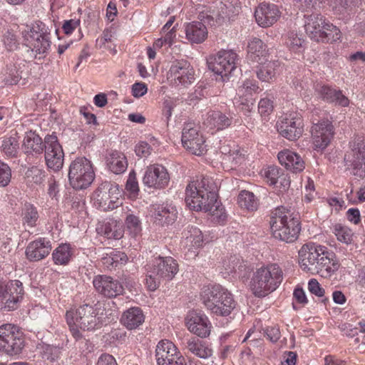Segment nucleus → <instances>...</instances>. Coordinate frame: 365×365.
<instances>
[{
	"instance_id": "obj_1",
	"label": "nucleus",
	"mask_w": 365,
	"mask_h": 365,
	"mask_svg": "<svg viewBox=\"0 0 365 365\" xmlns=\"http://www.w3.org/2000/svg\"><path fill=\"white\" fill-rule=\"evenodd\" d=\"M185 200L190 210L209 212L218 222L226 218L224 207L217 200V186L209 177L191 181L186 187Z\"/></svg>"
},
{
	"instance_id": "obj_60",
	"label": "nucleus",
	"mask_w": 365,
	"mask_h": 365,
	"mask_svg": "<svg viewBox=\"0 0 365 365\" xmlns=\"http://www.w3.org/2000/svg\"><path fill=\"white\" fill-rule=\"evenodd\" d=\"M175 101L171 98H167L163 101L162 113L163 116L166 118L168 121L172 116L173 110L175 107Z\"/></svg>"
},
{
	"instance_id": "obj_13",
	"label": "nucleus",
	"mask_w": 365,
	"mask_h": 365,
	"mask_svg": "<svg viewBox=\"0 0 365 365\" xmlns=\"http://www.w3.org/2000/svg\"><path fill=\"white\" fill-rule=\"evenodd\" d=\"M238 60L237 54L232 50L222 49L209 62V68L225 81L237 68Z\"/></svg>"
},
{
	"instance_id": "obj_34",
	"label": "nucleus",
	"mask_w": 365,
	"mask_h": 365,
	"mask_svg": "<svg viewBox=\"0 0 365 365\" xmlns=\"http://www.w3.org/2000/svg\"><path fill=\"white\" fill-rule=\"evenodd\" d=\"M316 91L324 100L329 103H334L336 105L347 106L349 101L340 90H337L328 86H317Z\"/></svg>"
},
{
	"instance_id": "obj_63",
	"label": "nucleus",
	"mask_w": 365,
	"mask_h": 365,
	"mask_svg": "<svg viewBox=\"0 0 365 365\" xmlns=\"http://www.w3.org/2000/svg\"><path fill=\"white\" fill-rule=\"evenodd\" d=\"M113 35L114 32L111 28L105 29L103 31L101 37L96 40L97 45L100 48L105 46L106 43L110 42L112 41Z\"/></svg>"
},
{
	"instance_id": "obj_15",
	"label": "nucleus",
	"mask_w": 365,
	"mask_h": 365,
	"mask_svg": "<svg viewBox=\"0 0 365 365\" xmlns=\"http://www.w3.org/2000/svg\"><path fill=\"white\" fill-rule=\"evenodd\" d=\"M351 153L347 160L351 173L358 178H365V137L359 136L350 143Z\"/></svg>"
},
{
	"instance_id": "obj_26",
	"label": "nucleus",
	"mask_w": 365,
	"mask_h": 365,
	"mask_svg": "<svg viewBox=\"0 0 365 365\" xmlns=\"http://www.w3.org/2000/svg\"><path fill=\"white\" fill-rule=\"evenodd\" d=\"M182 356L178 347L170 340L163 339L157 344L155 359L158 365L165 364Z\"/></svg>"
},
{
	"instance_id": "obj_37",
	"label": "nucleus",
	"mask_w": 365,
	"mask_h": 365,
	"mask_svg": "<svg viewBox=\"0 0 365 365\" xmlns=\"http://www.w3.org/2000/svg\"><path fill=\"white\" fill-rule=\"evenodd\" d=\"M22 148L26 154H41L44 149V143L41 138L34 131L25 133Z\"/></svg>"
},
{
	"instance_id": "obj_40",
	"label": "nucleus",
	"mask_w": 365,
	"mask_h": 365,
	"mask_svg": "<svg viewBox=\"0 0 365 365\" xmlns=\"http://www.w3.org/2000/svg\"><path fill=\"white\" fill-rule=\"evenodd\" d=\"M0 148L8 158H16L19 151V136L15 133L1 138Z\"/></svg>"
},
{
	"instance_id": "obj_5",
	"label": "nucleus",
	"mask_w": 365,
	"mask_h": 365,
	"mask_svg": "<svg viewBox=\"0 0 365 365\" xmlns=\"http://www.w3.org/2000/svg\"><path fill=\"white\" fill-rule=\"evenodd\" d=\"M283 280V272L277 264L257 268L252 274L250 289L257 297H264L275 291Z\"/></svg>"
},
{
	"instance_id": "obj_31",
	"label": "nucleus",
	"mask_w": 365,
	"mask_h": 365,
	"mask_svg": "<svg viewBox=\"0 0 365 365\" xmlns=\"http://www.w3.org/2000/svg\"><path fill=\"white\" fill-rule=\"evenodd\" d=\"M232 123V116L220 110H210L207 112L203 120V124L207 128L210 130L216 129L217 130L230 127Z\"/></svg>"
},
{
	"instance_id": "obj_32",
	"label": "nucleus",
	"mask_w": 365,
	"mask_h": 365,
	"mask_svg": "<svg viewBox=\"0 0 365 365\" xmlns=\"http://www.w3.org/2000/svg\"><path fill=\"white\" fill-rule=\"evenodd\" d=\"M152 216L155 222L161 225L173 223L177 218L178 211L175 206L169 204L153 205Z\"/></svg>"
},
{
	"instance_id": "obj_24",
	"label": "nucleus",
	"mask_w": 365,
	"mask_h": 365,
	"mask_svg": "<svg viewBox=\"0 0 365 365\" xmlns=\"http://www.w3.org/2000/svg\"><path fill=\"white\" fill-rule=\"evenodd\" d=\"M278 6L273 4H260L255 11V17L257 24L267 28L272 26L280 16Z\"/></svg>"
},
{
	"instance_id": "obj_20",
	"label": "nucleus",
	"mask_w": 365,
	"mask_h": 365,
	"mask_svg": "<svg viewBox=\"0 0 365 365\" xmlns=\"http://www.w3.org/2000/svg\"><path fill=\"white\" fill-rule=\"evenodd\" d=\"M314 150H323L329 144L334 135V126L329 120L313 123L311 129Z\"/></svg>"
},
{
	"instance_id": "obj_42",
	"label": "nucleus",
	"mask_w": 365,
	"mask_h": 365,
	"mask_svg": "<svg viewBox=\"0 0 365 365\" xmlns=\"http://www.w3.org/2000/svg\"><path fill=\"white\" fill-rule=\"evenodd\" d=\"M73 256V250L69 244L58 245L52 253L53 261L57 265H66Z\"/></svg>"
},
{
	"instance_id": "obj_22",
	"label": "nucleus",
	"mask_w": 365,
	"mask_h": 365,
	"mask_svg": "<svg viewBox=\"0 0 365 365\" xmlns=\"http://www.w3.org/2000/svg\"><path fill=\"white\" fill-rule=\"evenodd\" d=\"M186 326L190 332L201 338L208 336L212 328L208 317L205 314L196 311L188 313L186 317Z\"/></svg>"
},
{
	"instance_id": "obj_59",
	"label": "nucleus",
	"mask_w": 365,
	"mask_h": 365,
	"mask_svg": "<svg viewBox=\"0 0 365 365\" xmlns=\"http://www.w3.org/2000/svg\"><path fill=\"white\" fill-rule=\"evenodd\" d=\"M308 289L312 294L317 297H321L324 295V289L321 287L320 284L316 279H311L309 281Z\"/></svg>"
},
{
	"instance_id": "obj_11",
	"label": "nucleus",
	"mask_w": 365,
	"mask_h": 365,
	"mask_svg": "<svg viewBox=\"0 0 365 365\" xmlns=\"http://www.w3.org/2000/svg\"><path fill=\"white\" fill-rule=\"evenodd\" d=\"M119 185L110 182H104L100 185L93 195L94 205L103 211H108L118 207L121 202Z\"/></svg>"
},
{
	"instance_id": "obj_43",
	"label": "nucleus",
	"mask_w": 365,
	"mask_h": 365,
	"mask_svg": "<svg viewBox=\"0 0 365 365\" xmlns=\"http://www.w3.org/2000/svg\"><path fill=\"white\" fill-rule=\"evenodd\" d=\"M279 63L278 61H268L263 63L257 72V78L264 82H270L278 73Z\"/></svg>"
},
{
	"instance_id": "obj_47",
	"label": "nucleus",
	"mask_w": 365,
	"mask_h": 365,
	"mask_svg": "<svg viewBox=\"0 0 365 365\" xmlns=\"http://www.w3.org/2000/svg\"><path fill=\"white\" fill-rule=\"evenodd\" d=\"M334 233L337 240L341 242L346 245L351 244L354 233L349 227L336 225L334 227Z\"/></svg>"
},
{
	"instance_id": "obj_16",
	"label": "nucleus",
	"mask_w": 365,
	"mask_h": 365,
	"mask_svg": "<svg viewBox=\"0 0 365 365\" xmlns=\"http://www.w3.org/2000/svg\"><path fill=\"white\" fill-rule=\"evenodd\" d=\"M280 135L289 140L298 139L303 133V120L301 115L290 113L282 115L277 123Z\"/></svg>"
},
{
	"instance_id": "obj_30",
	"label": "nucleus",
	"mask_w": 365,
	"mask_h": 365,
	"mask_svg": "<svg viewBox=\"0 0 365 365\" xmlns=\"http://www.w3.org/2000/svg\"><path fill=\"white\" fill-rule=\"evenodd\" d=\"M277 158L279 163L292 173H300L305 168V163L297 153L289 149L280 151Z\"/></svg>"
},
{
	"instance_id": "obj_29",
	"label": "nucleus",
	"mask_w": 365,
	"mask_h": 365,
	"mask_svg": "<svg viewBox=\"0 0 365 365\" xmlns=\"http://www.w3.org/2000/svg\"><path fill=\"white\" fill-rule=\"evenodd\" d=\"M51 249L52 246L49 240L39 237L28 245L25 254L29 261L37 262L47 257Z\"/></svg>"
},
{
	"instance_id": "obj_53",
	"label": "nucleus",
	"mask_w": 365,
	"mask_h": 365,
	"mask_svg": "<svg viewBox=\"0 0 365 365\" xmlns=\"http://www.w3.org/2000/svg\"><path fill=\"white\" fill-rule=\"evenodd\" d=\"M26 175L29 182L38 185L44 180L45 172L38 167H32L27 170Z\"/></svg>"
},
{
	"instance_id": "obj_51",
	"label": "nucleus",
	"mask_w": 365,
	"mask_h": 365,
	"mask_svg": "<svg viewBox=\"0 0 365 365\" xmlns=\"http://www.w3.org/2000/svg\"><path fill=\"white\" fill-rule=\"evenodd\" d=\"M125 222L127 228L133 235L135 236L141 232V222L139 220V217L135 215H128Z\"/></svg>"
},
{
	"instance_id": "obj_25",
	"label": "nucleus",
	"mask_w": 365,
	"mask_h": 365,
	"mask_svg": "<svg viewBox=\"0 0 365 365\" xmlns=\"http://www.w3.org/2000/svg\"><path fill=\"white\" fill-rule=\"evenodd\" d=\"M322 250V245L314 243L304 245L299 251L301 268L306 272L314 273L317 263L316 257H319V251Z\"/></svg>"
},
{
	"instance_id": "obj_57",
	"label": "nucleus",
	"mask_w": 365,
	"mask_h": 365,
	"mask_svg": "<svg viewBox=\"0 0 365 365\" xmlns=\"http://www.w3.org/2000/svg\"><path fill=\"white\" fill-rule=\"evenodd\" d=\"M273 102L267 98H262L258 104L259 113L261 115H269L273 110Z\"/></svg>"
},
{
	"instance_id": "obj_44",
	"label": "nucleus",
	"mask_w": 365,
	"mask_h": 365,
	"mask_svg": "<svg viewBox=\"0 0 365 365\" xmlns=\"http://www.w3.org/2000/svg\"><path fill=\"white\" fill-rule=\"evenodd\" d=\"M237 203L240 207L254 211L257 209L258 200L255 195L247 190H242L237 197Z\"/></svg>"
},
{
	"instance_id": "obj_7",
	"label": "nucleus",
	"mask_w": 365,
	"mask_h": 365,
	"mask_svg": "<svg viewBox=\"0 0 365 365\" xmlns=\"http://www.w3.org/2000/svg\"><path fill=\"white\" fill-rule=\"evenodd\" d=\"M178 271V264L171 257H158L148 265L145 284L150 291L156 290L160 284L171 280Z\"/></svg>"
},
{
	"instance_id": "obj_58",
	"label": "nucleus",
	"mask_w": 365,
	"mask_h": 365,
	"mask_svg": "<svg viewBox=\"0 0 365 365\" xmlns=\"http://www.w3.org/2000/svg\"><path fill=\"white\" fill-rule=\"evenodd\" d=\"M153 151L152 147L146 142L141 141L135 145V154L140 158L148 157Z\"/></svg>"
},
{
	"instance_id": "obj_55",
	"label": "nucleus",
	"mask_w": 365,
	"mask_h": 365,
	"mask_svg": "<svg viewBox=\"0 0 365 365\" xmlns=\"http://www.w3.org/2000/svg\"><path fill=\"white\" fill-rule=\"evenodd\" d=\"M11 178V170L9 166L0 161V187L9 185Z\"/></svg>"
},
{
	"instance_id": "obj_64",
	"label": "nucleus",
	"mask_w": 365,
	"mask_h": 365,
	"mask_svg": "<svg viewBox=\"0 0 365 365\" xmlns=\"http://www.w3.org/2000/svg\"><path fill=\"white\" fill-rule=\"evenodd\" d=\"M80 19H69L63 22L62 29L66 34H71L80 26Z\"/></svg>"
},
{
	"instance_id": "obj_48",
	"label": "nucleus",
	"mask_w": 365,
	"mask_h": 365,
	"mask_svg": "<svg viewBox=\"0 0 365 365\" xmlns=\"http://www.w3.org/2000/svg\"><path fill=\"white\" fill-rule=\"evenodd\" d=\"M304 40L293 31L288 34L285 43L289 49L293 52H300L303 48Z\"/></svg>"
},
{
	"instance_id": "obj_21",
	"label": "nucleus",
	"mask_w": 365,
	"mask_h": 365,
	"mask_svg": "<svg viewBox=\"0 0 365 365\" xmlns=\"http://www.w3.org/2000/svg\"><path fill=\"white\" fill-rule=\"evenodd\" d=\"M93 284L96 292L108 298L116 297L123 292V287L117 279L107 275H97Z\"/></svg>"
},
{
	"instance_id": "obj_8",
	"label": "nucleus",
	"mask_w": 365,
	"mask_h": 365,
	"mask_svg": "<svg viewBox=\"0 0 365 365\" xmlns=\"http://www.w3.org/2000/svg\"><path fill=\"white\" fill-rule=\"evenodd\" d=\"M304 29L307 34L317 41L334 42L341 37L339 29L318 13L304 15Z\"/></svg>"
},
{
	"instance_id": "obj_2",
	"label": "nucleus",
	"mask_w": 365,
	"mask_h": 365,
	"mask_svg": "<svg viewBox=\"0 0 365 365\" xmlns=\"http://www.w3.org/2000/svg\"><path fill=\"white\" fill-rule=\"evenodd\" d=\"M230 9L223 2L217 5L200 6L198 8V21L184 25L185 38L191 43H201L207 37V29L205 24L210 26L221 24L224 19H230Z\"/></svg>"
},
{
	"instance_id": "obj_62",
	"label": "nucleus",
	"mask_w": 365,
	"mask_h": 365,
	"mask_svg": "<svg viewBox=\"0 0 365 365\" xmlns=\"http://www.w3.org/2000/svg\"><path fill=\"white\" fill-rule=\"evenodd\" d=\"M4 43L9 51H14L18 47V42L16 36L10 32H7L4 35Z\"/></svg>"
},
{
	"instance_id": "obj_19",
	"label": "nucleus",
	"mask_w": 365,
	"mask_h": 365,
	"mask_svg": "<svg viewBox=\"0 0 365 365\" xmlns=\"http://www.w3.org/2000/svg\"><path fill=\"white\" fill-rule=\"evenodd\" d=\"M169 182L170 175L167 169L160 164L148 166L143 178V185L154 189L164 188L168 185Z\"/></svg>"
},
{
	"instance_id": "obj_54",
	"label": "nucleus",
	"mask_w": 365,
	"mask_h": 365,
	"mask_svg": "<svg viewBox=\"0 0 365 365\" xmlns=\"http://www.w3.org/2000/svg\"><path fill=\"white\" fill-rule=\"evenodd\" d=\"M5 72L4 80L6 83L13 85L18 83L20 78V72L15 64H8Z\"/></svg>"
},
{
	"instance_id": "obj_56",
	"label": "nucleus",
	"mask_w": 365,
	"mask_h": 365,
	"mask_svg": "<svg viewBox=\"0 0 365 365\" xmlns=\"http://www.w3.org/2000/svg\"><path fill=\"white\" fill-rule=\"evenodd\" d=\"M235 103L237 104V108L245 115L250 113L254 106V101L252 98L240 97Z\"/></svg>"
},
{
	"instance_id": "obj_39",
	"label": "nucleus",
	"mask_w": 365,
	"mask_h": 365,
	"mask_svg": "<svg viewBox=\"0 0 365 365\" xmlns=\"http://www.w3.org/2000/svg\"><path fill=\"white\" fill-rule=\"evenodd\" d=\"M247 52L250 58L256 62L265 58L268 54L267 46L264 42L256 37L252 38L247 46Z\"/></svg>"
},
{
	"instance_id": "obj_4",
	"label": "nucleus",
	"mask_w": 365,
	"mask_h": 365,
	"mask_svg": "<svg viewBox=\"0 0 365 365\" xmlns=\"http://www.w3.org/2000/svg\"><path fill=\"white\" fill-rule=\"evenodd\" d=\"M100 309L96 306L83 304L76 310L66 312L67 324L72 335L76 339L81 337L79 329L92 331L101 327L103 316L99 313Z\"/></svg>"
},
{
	"instance_id": "obj_18",
	"label": "nucleus",
	"mask_w": 365,
	"mask_h": 365,
	"mask_svg": "<svg viewBox=\"0 0 365 365\" xmlns=\"http://www.w3.org/2000/svg\"><path fill=\"white\" fill-rule=\"evenodd\" d=\"M45 160L48 168L58 171L63 165L64 153L57 137L47 135L44 139Z\"/></svg>"
},
{
	"instance_id": "obj_45",
	"label": "nucleus",
	"mask_w": 365,
	"mask_h": 365,
	"mask_svg": "<svg viewBox=\"0 0 365 365\" xmlns=\"http://www.w3.org/2000/svg\"><path fill=\"white\" fill-rule=\"evenodd\" d=\"M38 213L36 207L30 203L25 204L22 210V221L24 225L34 227L38 220Z\"/></svg>"
},
{
	"instance_id": "obj_50",
	"label": "nucleus",
	"mask_w": 365,
	"mask_h": 365,
	"mask_svg": "<svg viewBox=\"0 0 365 365\" xmlns=\"http://www.w3.org/2000/svg\"><path fill=\"white\" fill-rule=\"evenodd\" d=\"M259 91V88L255 81L247 79L238 88V94L240 96H252V93H258Z\"/></svg>"
},
{
	"instance_id": "obj_46",
	"label": "nucleus",
	"mask_w": 365,
	"mask_h": 365,
	"mask_svg": "<svg viewBox=\"0 0 365 365\" xmlns=\"http://www.w3.org/2000/svg\"><path fill=\"white\" fill-rule=\"evenodd\" d=\"M282 170L277 166H269L263 170L262 175L265 181L270 185H277Z\"/></svg>"
},
{
	"instance_id": "obj_14",
	"label": "nucleus",
	"mask_w": 365,
	"mask_h": 365,
	"mask_svg": "<svg viewBox=\"0 0 365 365\" xmlns=\"http://www.w3.org/2000/svg\"><path fill=\"white\" fill-rule=\"evenodd\" d=\"M181 140L183 147L193 155H202L207 151L205 140L194 123L185 124Z\"/></svg>"
},
{
	"instance_id": "obj_12",
	"label": "nucleus",
	"mask_w": 365,
	"mask_h": 365,
	"mask_svg": "<svg viewBox=\"0 0 365 365\" xmlns=\"http://www.w3.org/2000/svg\"><path fill=\"white\" fill-rule=\"evenodd\" d=\"M24 346L23 333L12 324L0 327V351L8 355L19 354Z\"/></svg>"
},
{
	"instance_id": "obj_27",
	"label": "nucleus",
	"mask_w": 365,
	"mask_h": 365,
	"mask_svg": "<svg viewBox=\"0 0 365 365\" xmlns=\"http://www.w3.org/2000/svg\"><path fill=\"white\" fill-rule=\"evenodd\" d=\"M222 153V163L229 169H235L236 167L242 164L246 156L247 151L244 149L233 145H222L220 148Z\"/></svg>"
},
{
	"instance_id": "obj_17",
	"label": "nucleus",
	"mask_w": 365,
	"mask_h": 365,
	"mask_svg": "<svg viewBox=\"0 0 365 365\" xmlns=\"http://www.w3.org/2000/svg\"><path fill=\"white\" fill-rule=\"evenodd\" d=\"M23 294L24 289L20 281L11 280L7 282L0 281V299L4 303V308L8 311L17 309Z\"/></svg>"
},
{
	"instance_id": "obj_41",
	"label": "nucleus",
	"mask_w": 365,
	"mask_h": 365,
	"mask_svg": "<svg viewBox=\"0 0 365 365\" xmlns=\"http://www.w3.org/2000/svg\"><path fill=\"white\" fill-rule=\"evenodd\" d=\"M96 230L108 239H120L123 232L120 225L114 220L103 222L97 227Z\"/></svg>"
},
{
	"instance_id": "obj_10",
	"label": "nucleus",
	"mask_w": 365,
	"mask_h": 365,
	"mask_svg": "<svg viewBox=\"0 0 365 365\" xmlns=\"http://www.w3.org/2000/svg\"><path fill=\"white\" fill-rule=\"evenodd\" d=\"M26 45L36 54H44L51 46L50 32L46 25L36 22L27 31L23 32Z\"/></svg>"
},
{
	"instance_id": "obj_23",
	"label": "nucleus",
	"mask_w": 365,
	"mask_h": 365,
	"mask_svg": "<svg viewBox=\"0 0 365 365\" xmlns=\"http://www.w3.org/2000/svg\"><path fill=\"white\" fill-rule=\"evenodd\" d=\"M182 245L187 252L185 256L187 259L195 258L197 255V249L202 246L203 236L201 230L195 226H187L182 232Z\"/></svg>"
},
{
	"instance_id": "obj_61",
	"label": "nucleus",
	"mask_w": 365,
	"mask_h": 365,
	"mask_svg": "<svg viewBox=\"0 0 365 365\" xmlns=\"http://www.w3.org/2000/svg\"><path fill=\"white\" fill-rule=\"evenodd\" d=\"M264 333L267 339L272 342L277 341L281 336L279 328L277 326L267 327L264 330Z\"/></svg>"
},
{
	"instance_id": "obj_38",
	"label": "nucleus",
	"mask_w": 365,
	"mask_h": 365,
	"mask_svg": "<svg viewBox=\"0 0 365 365\" xmlns=\"http://www.w3.org/2000/svg\"><path fill=\"white\" fill-rule=\"evenodd\" d=\"M106 165L110 172L119 175L127 170L128 160L123 153L114 150L106 157Z\"/></svg>"
},
{
	"instance_id": "obj_28",
	"label": "nucleus",
	"mask_w": 365,
	"mask_h": 365,
	"mask_svg": "<svg viewBox=\"0 0 365 365\" xmlns=\"http://www.w3.org/2000/svg\"><path fill=\"white\" fill-rule=\"evenodd\" d=\"M170 76L174 78L175 83L187 86L195 81L193 68L187 61H177L170 68Z\"/></svg>"
},
{
	"instance_id": "obj_35",
	"label": "nucleus",
	"mask_w": 365,
	"mask_h": 365,
	"mask_svg": "<svg viewBox=\"0 0 365 365\" xmlns=\"http://www.w3.org/2000/svg\"><path fill=\"white\" fill-rule=\"evenodd\" d=\"M186 347L191 354L200 359H207L213 354V349L210 344L195 337L191 338L187 341Z\"/></svg>"
},
{
	"instance_id": "obj_52",
	"label": "nucleus",
	"mask_w": 365,
	"mask_h": 365,
	"mask_svg": "<svg viewBox=\"0 0 365 365\" xmlns=\"http://www.w3.org/2000/svg\"><path fill=\"white\" fill-rule=\"evenodd\" d=\"M125 189L129 192L130 198H136L138 197L140 190L136 178V174L134 171L129 173Z\"/></svg>"
},
{
	"instance_id": "obj_3",
	"label": "nucleus",
	"mask_w": 365,
	"mask_h": 365,
	"mask_svg": "<svg viewBox=\"0 0 365 365\" xmlns=\"http://www.w3.org/2000/svg\"><path fill=\"white\" fill-rule=\"evenodd\" d=\"M200 299L206 309L217 317L229 316L237 305L232 293L220 284L204 287Z\"/></svg>"
},
{
	"instance_id": "obj_49",
	"label": "nucleus",
	"mask_w": 365,
	"mask_h": 365,
	"mask_svg": "<svg viewBox=\"0 0 365 365\" xmlns=\"http://www.w3.org/2000/svg\"><path fill=\"white\" fill-rule=\"evenodd\" d=\"M320 0H294V6L302 12H312L320 6Z\"/></svg>"
},
{
	"instance_id": "obj_33",
	"label": "nucleus",
	"mask_w": 365,
	"mask_h": 365,
	"mask_svg": "<svg viewBox=\"0 0 365 365\" xmlns=\"http://www.w3.org/2000/svg\"><path fill=\"white\" fill-rule=\"evenodd\" d=\"M145 315L141 308L130 307L124 311L120 322L128 330L135 329L143 324Z\"/></svg>"
},
{
	"instance_id": "obj_36",
	"label": "nucleus",
	"mask_w": 365,
	"mask_h": 365,
	"mask_svg": "<svg viewBox=\"0 0 365 365\" xmlns=\"http://www.w3.org/2000/svg\"><path fill=\"white\" fill-rule=\"evenodd\" d=\"M339 268V263L335 259V256L327 252L325 257H322V262L317 264L314 273L319 274L322 277L329 278Z\"/></svg>"
},
{
	"instance_id": "obj_9",
	"label": "nucleus",
	"mask_w": 365,
	"mask_h": 365,
	"mask_svg": "<svg viewBox=\"0 0 365 365\" xmlns=\"http://www.w3.org/2000/svg\"><path fill=\"white\" fill-rule=\"evenodd\" d=\"M95 173L91 162L85 157L75 159L70 165L68 180L76 190L87 188L93 182Z\"/></svg>"
},
{
	"instance_id": "obj_6",
	"label": "nucleus",
	"mask_w": 365,
	"mask_h": 365,
	"mask_svg": "<svg viewBox=\"0 0 365 365\" xmlns=\"http://www.w3.org/2000/svg\"><path fill=\"white\" fill-rule=\"evenodd\" d=\"M270 227L274 238L287 243L297 240L301 230L299 220L292 217L283 207H277L272 212Z\"/></svg>"
}]
</instances>
